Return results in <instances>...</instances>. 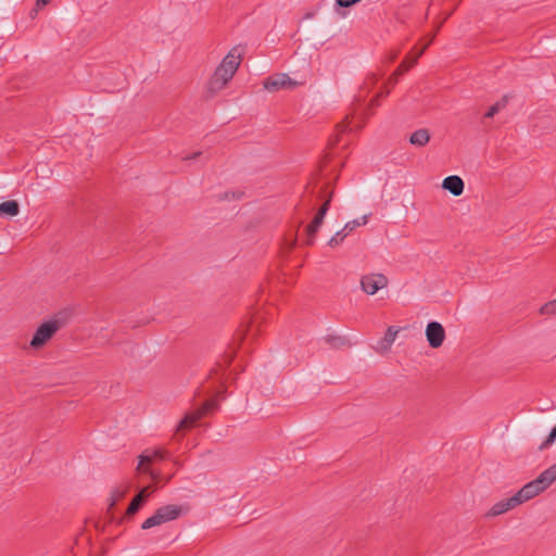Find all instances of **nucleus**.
I'll return each instance as SVG.
<instances>
[{
    "label": "nucleus",
    "mask_w": 556,
    "mask_h": 556,
    "mask_svg": "<svg viewBox=\"0 0 556 556\" xmlns=\"http://www.w3.org/2000/svg\"><path fill=\"white\" fill-rule=\"evenodd\" d=\"M236 49H232L222 61L215 70L208 83V91L215 93L223 89L233 77L237 72L241 55L235 54Z\"/></svg>",
    "instance_id": "f257e3e1"
},
{
    "label": "nucleus",
    "mask_w": 556,
    "mask_h": 556,
    "mask_svg": "<svg viewBox=\"0 0 556 556\" xmlns=\"http://www.w3.org/2000/svg\"><path fill=\"white\" fill-rule=\"evenodd\" d=\"M64 326V321L59 317H54L48 321L42 323L35 331L30 346L33 349H40L47 344L48 341Z\"/></svg>",
    "instance_id": "f03ea898"
},
{
    "label": "nucleus",
    "mask_w": 556,
    "mask_h": 556,
    "mask_svg": "<svg viewBox=\"0 0 556 556\" xmlns=\"http://www.w3.org/2000/svg\"><path fill=\"white\" fill-rule=\"evenodd\" d=\"M332 197H333V190L328 192V195L325 198V201L318 208L313 220L305 227V229H304L305 235H306L305 244H307V245L314 244L316 233L318 232L320 226L324 223V218L330 207Z\"/></svg>",
    "instance_id": "7ed1b4c3"
},
{
    "label": "nucleus",
    "mask_w": 556,
    "mask_h": 556,
    "mask_svg": "<svg viewBox=\"0 0 556 556\" xmlns=\"http://www.w3.org/2000/svg\"><path fill=\"white\" fill-rule=\"evenodd\" d=\"M168 457H169V452L164 448L146 450L139 456V464L137 466V470L149 475L152 480L157 481L161 477V473L159 471L152 470L148 466L144 467V465L151 464L154 459H166Z\"/></svg>",
    "instance_id": "20e7f679"
},
{
    "label": "nucleus",
    "mask_w": 556,
    "mask_h": 556,
    "mask_svg": "<svg viewBox=\"0 0 556 556\" xmlns=\"http://www.w3.org/2000/svg\"><path fill=\"white\" fill-rule=\"evenodd\" d=\"M219 405L215 400L205 401L200 407L194 409L192 413L186 414V416L179 421L176 427V432L193 426L197 421L202 419L207 414L218 409Z\"/></svg>",
    "instance_id": "39448f33"
},
{
    "label": "nucleus",
    "mask_w": 556,
    "mask_h": 556,
    "mask_svg": "<svg viewBox=\"0 0 556 556\" xmlns=\"http://www.w3.org/2000/svg\"><path fill=\"white\" fill-rule=\"evenodd\" d=\"M388 283L389 280L383 274H367L361 278V288L369 295H374L380 289L386 288Z\"/></svg>",
    "instance_id": "423d86ee"
},
{
    "label": "nucleus",
    "mask_w": 556,
    "mask_h": 556,
    "mask_svg": "<svg viewBox=\"0 0 556 556\" xmlns=\"http://www.w3.org/2000/svg\"><path fill=\"white\" fill-rule=\"evenodd\" d=\"M296 86L298 83L285 73L271 75L264 81V88L270 92L278 91L280 89H293Z\"/></svg>",
    "instance_id": "0eeeda50"
},
{
    "label": "nucleus",
    "mask_w": 556,
    "mask_h": 556,
    "mask_svg": "<svg viewBox=\"0 0 556 556\" xmlns=\"http://www.w3.org/2000/svg\"><path fill=\"white\" fill-rule=\"evenodd\" d=\"M188 511V507L181 505L169 504L157 508L154 513L159 525H163L173 520L178 519L180 516Z\"/></svg>",
    "instance_id": "6e6552de"
},
{
    "label": "nucleus",
    "mask_w": 556,
    "mask_h": 556,
    "mask_svg": "<svg viewBox=\"0 0 556 556\" xmlns=\"http://www.w3.org/2000/svg\"><path fill=\"white\" fill-rule=\"evenodd\" d=\"M425 334L429 346L432 349L440 348L445 340V329L439 321H429Z\"/></svg>",
    "instance_id": "1a4fd4ad"
},
{
    "label": "nucleus",
    "mask_w": 556,
    "mask_h": 556,
    "mask_svg": "<svg viewBox=\"0 0 556 556\" xmlns=\"http://www.w3.org/2000/svg\"><path fill=\"white\" fill-rule=\"evenodd\" d=\"M544 488L541 485L539 480L535 478L534 480L526 483L514 496L515 502H517L518 506L522 503L530 501L540 493L544 492Z\"/></svg>",
    "instance_id": "9d476101"
},
{
    "label": "nucleus",
    "mask_w": 556,
    "mask_h": 556,
    "mask_svg": "<svg viewBox=\"0 0 556 556\" xmlns=\"http://www.w3.org/2000/svg\"><path fill=\"white\" fill-rule=\"evenodd\" d=\"M433 40V36L430 38L429 42L427 45H425L408 62V58H406L400 65L399 67L396 68V71L394 72V74L390 77L389 79V83L394 86L396 84V80H397V76L402 75L403 73H405L406 71H408V68L413 65H415L418 61V59L424 54V52L426 51V49L429 47V45L432 42Z\"/></svg>",
    "instance_id": "9b49d317"
},
{
    "label": "nucleus",
    "mask_w": 556,
    "mask_h": 556,
    "mask_svg": "<svg viewBox=\"0 0 556 556\" xmlns=\"http://www.w3.org/2000/svg\"><path fill=\"white\" fill-rule=\"evenodd\" d=\"M517 506H518V504H517V502H515L514 496L506 498V500H502V501L495 503L488 510V513L485 514V517L493 518V517L503 515V514L507 513L508 510L514 509Z\"/></svg>",
    "instance_id": "f8f14e48"
},
{
    "label": "nucleus",
    "mask_w": 556,
    "mask_h": 556,
    "mask_svg": "<svg viewBox=\"0 0 556 556\" xmlns=\"http://www.w3.org/2000/svg\"><path fill=\"white\" fill-rule=\"evenodd\" d=\"M357 227H359V220L348 222L341 230L337 231L334 236H332L329 239L328 245L330 248L338 247L343 242V240L349 236V233L356 229Z\"/></svg>",
    "instance_id": "ddd939ff"
},
{
    "label": "nucleus",
    "mask_w": 556,
    "mask_h": 556,
    "mask_svg": "<svg viewBox=\"0 0 556 556\" xmlns=\"http://www.w3.org/2000/svg\"><path fill=\"white\" fill-rule=\"evenodd\" d=\"M464 180L456 175L447 176L442 182V188L455 197H458L464 192Z\"/></svg>",
    "instance_id": "4468645a"
},
{
    "label": "nucleus",
    "mask_w": 556,
    "mask_h": 556,
    "mask_svg": "<svg viewBox=\"0 0 556 556\" xmlns=\"http://www.w3.org/2000/svg\"><path fill=\"white\" fill-rule=\"evenodd\" d=\"M536 479L544 490L551 486L556 481V463L542 471Z\"/></svg>",
    "instance_id": "2eb2a0df"
},
{
    "label": "nucleus",
    "mask_w": 556,
    "mask_h": 556,
    "mask_svg": "<svg viewBox=\"0 0 556 556\" xmlns=\"http://www.w3.org/2000/svg\"><path fill=\"white\" fill-rule=\"evenodd\" d=\"M20 213V204L16 200H8L0 203V216L14 217Z\"/></svg>",
    "instance_id": "dca6fc26"
},
{
    "label": "nucleus",
    "mask_w": 556,
    "mask_h": 556,
    "mask_svg": "<svg viewBox=\"0 0 556 556\" xmlns=\"http://www.w3.org/2000/svg\"><path fill=\"white\" fill-rule=\"evenodd\" d=\"M325 341L332 349H343V348H350L352 345L350 340L346 337L339 336V334H327L325 337Z\"/></svg>",
    "instance_id": "f3484780"
},
{
    "label": "nucleus",
    "mask_w": 556,
    "mask_h": 556,
    "mask_svg": "<svg viewBox=\"0 0 556 556\" xmlns=\"http://www.w3.org/2000/svg\"><path fill=\"white\" fill-rule=\"evenodd\" d=\"M429 140H430V134L425 128L414 131L409 138V142L417 147L426 146L429 142Z\"/></svg>",
    "instance_id": "a211bd4d"
},
{
    "label": "nucleus",
    "mask_w": 556,
    "mask_h": 556,
    "mask_svg": "<svg viewBox=\"0 0 556 556\" xmlns=\"http://www.w3.org/2000/svg\"><path fill=\"white\" fill-rule=\"evenodd\" d=\"M397 332H399V329H396L393 326H390L387 329L384 337L378 343L379 349L382 351H388L391 348L392 343L394 342Z\"/></svg>",
    "instance_id": "6ab92c4d"
},
{
    "label": "nucleus",
    "mask_w": 556,
    "mask_h": 556,
    "mask_svg": "<svg viewBox=\"0 0 556 556\" xmlns=\"http://www.w3.org/2000/svg\"><path fill=\"white\" fill-rule=\"evenodd\" d=\"M143 506H144V503L134 496V498L130 501V503L126 509L124 518L134 517Z\"/></svg>",
    "instance_id": "aec40b11"
},
{
    "label": "nucleus",
    "mask_w": 556,
    "mask_h": 556,
    "mask_svg": "<svg viewBox=\"0 0 556 556\" xmlns=\"http://www.w3.org/2000/svg\"><path fill=\"white\" fill-rule=\"evenodd\" d=\"M507 104V97H503L500 101L494 103L489 108L486 113L484 114L485 118H492L495 114H497L502 109H504Z\"/></svg>",
    "instance_id": "412c9836"
},
{
    "label": "nucleus",
    "mask_w": 556,
    "mask_h": 556,
    "mask_svg": "<svg viewBox=\"0 0 556 556\" xmlns=\"http://www.w3.org/2000/svg\"><path fill=\"white\" fill-rule=\"evenodd\" d=\"M125 494H126V490H123L122 488H115L111 492V496L109 498L110 503H109L108 510L110 511L111 509H113L115 507V505L117 504V502L121 501L122 498H124Z\"/></svg>",
    "instance_id": "4be33fe9"
},
{
    "label": "nucleus",
    "mask_w": 556,
    "mask_h": 556,
    "mask_svg": "<svg viewBox=\"0 0 556 556\" xmlns=\"http://www.w3.org/2000/svg\"><path fill=\"white\" fill-rule=\"evenodd\" d=\"M152 492H153L152 486L148 485V486L141 488L138 491V493L135 495V497L139 498L141 502H143L146 504Z\"/></svg>",
    "instance_id": "5701e85b"
},
{
    "label": "nucleus",
    "mask_w": 556,
    "mask_h": 556,
    "mask_svg": "<svg viewBox=\"0 0 556 556\" xmlns=\"http://www.w3.org/2000/svg\"><path fill=\"white\" fill-rule=\"evenodd\" d=\"M152 492H153L152 486L148 485V486L141 488L138 491V493L135 495V497L139 498L141 502H143L146 504Z\"/></svg>",
    "instance_id": "b1692460"
},
{
    "label": "nucleus",
    "mask_w": 556,
    "mask_h": 556,
    "mask_svg": "<svg viewBox=\"0 0 556 556\" xmlns=\"http://www.w3.org/2000/svg\"><path fill=\"white\" fill-rule=\"evenodd\" d=\"M541 313L545 315L556 314V299L545 303L541 308Z\"/></svg>",
    "instance_id": "393cba45"
},
{
    "label": "nucleus",
    "mask_w": 556,
    "mask_h": 556,
    "mask_svg": "<svg viewBox=\"0 0 556 556\" xmlns=\"http://www.w3.org/2000/svg\"><path fill=\"white\" fill-rule=\"evenodd\" d=\"M556 440V426L552 428L548 437L546 438V440L539 446V448L542 451L546 447H548L549 445H552L554 443V441Z\"/></svg>",
    "instance_id": "a878e982"
},
{
    "label": "nucleus",
    "mask_w": 556,
    "mask_h": 556,
    "mask_svg": "<svg viewBox=\"0 0 556 556\" xmlns=\"http://www.w3.org/2000/svg\"><path fill=\"white\" fill-rule=\"evenodd\" d=\"M157 526H160V525H159V520L156 519V516H155V513H154L151 517L147 518L141 523V529L142 530H148L150 528L157 527Z\"/></svg>",
    "instance_id": "bb28decb"
},
{
    "label": "nucleus",
    "mask_w": 556,
    "mask_h": 556,
    "mask_svg": "<svg viewBox=\"0 0 556 556\" xmlns=\"http://www.w3.org/2000/svg\"><path fill=\"white\" fill-rule=\"evenodd\" d=\"M389 93V91H383L378 93L374 99L370 101V106H378L379 105V98L386 97Z\"/></svg>",
    "instance_id": "cd10ccee"
},
{
    "label": "nucleus",
    "mask_w": 556,
    "mask_h": 556,
    "mask_svg": "<svg viewBox=\"0 0 556 556\" xmlns=\"http://www.w3.org/2000/svg\"><path fill=\"white\" fill-rule=\"evenodd\" d=\"M349 128L348 118L337 125V130L339 132H344Z\"/></svg>",
    "instance_id": "c85d7f7f"
},
{
    "label": "nucleus",
    "mask_w": 556,
    "mask_h": 556,
    "mask_svg": "<svg viewBox=\"0 0 556 556\" xmlns=\"http://www.w3.org/2000/svg\"><path fill=\"white\" fill-rule=\"evenodd\" d=\"M50 2H51V0H36V7L37 8L45 7Z\"/></svg>",
    "instance_id": "c756f323"
},
{
    "label": "nucleus",
    "mask_w": 556,
    "mask_h": 556,
    "mask_svg": "<svg viewBox=\"0 0 556 556\" xmlns=\"http://www.w3.org/2000/svg\"><path fill=\"white\" fill-rule=\"evenodd\" d=\"M355 220H359V226L366 225L368 223V215H364L361 218H356Z\"/></svg>",
    "instance_id": "7c9ffc66"
},
{
    "label": "nucleus",
    "mask_w": 556,
    "mask_h": 556,
    "mask_svg": "<svg viewBox=\"0 0 556 556\" xmlns=\"http://www.w3.org/2000/svg\"><path fill=\"white\" fill-rule=\"evenodd\" d=\"M201 155V152H194L193 154L191 155H187L186 157H184V160H194L197 157H199Z\"/></svg>",
    "instance_id": "2f4dec72"
},
{
    "label": "nucleus",
    "mask_w": 556,
    "mask_h": 556,
    "mask_svg": "<svg viewBox=\"0 0 556 556\" xmlns=\"http://www.w3.org/2000/svg\"><path fill=\"white\" fill-rule=\"evenodd\" d=\"M325 189H327V186H324L323 190H321V194H320V198H323L325 200V198L328 195V193H325Z\"/></svg>",
    "instance_id": "473e14b6"
},
{
    "label": "nucleus",
    "mask_w": 556,
    "mask_h": 556,
    "mask_svg": "<svg viewBox=\"0 0 556 556\" xmlns=\"http://www.w3.org/2000/svg\"><path fill=\"white\" fill-rule=\"evenodd\" d=\"M338 142H339V138H338V136H337L333 140H331V143H332V144H337Z\"/></svg>",
    "instance_id": "72a5a7b5"
},
{
    "label": "nucleus",
    "mask_w": 556,
    "mask_h": 556,
    "mask_svg": "<svg viewBox=\"0 0 556 556\" xmlns=\"http://www.w3.org/2000/svg\"><path fill=\"white\" fill-rule=\"evenodd\" d=\"M33 13H34V14H36V13H37V9H34V10L31 11V14H33Z\"/></svg>",
    "instance_id": "f704fd0d"
}]
</instances>
